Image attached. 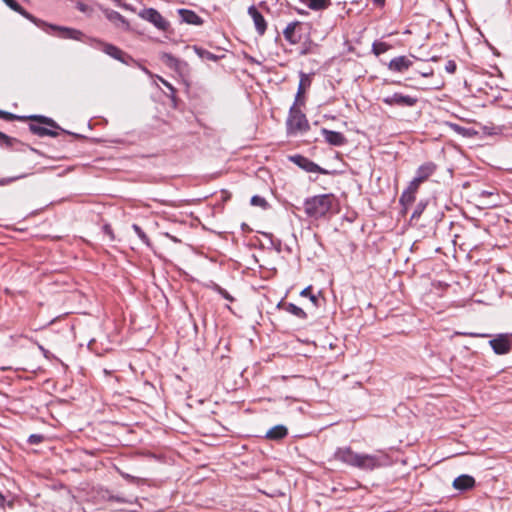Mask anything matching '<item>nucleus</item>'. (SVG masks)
Instances as JSON below:
<instances>
[{
    "mask_svg": "<svg viewBox=\"0 0 512 512\" xmlns=\"http://www.w3.org/2000/svg\"><path fill=\"white\" fill-rule=\"evenodd\" d=\"M214 290L217 291L223 298L227 299L228 301H230V302L234 301V298L225 289H223L219 285H215Z\"/></svg>",
    "mask_w": 512,
    "mask_h": 512,
    "instance_id": "nucleus-39",
    "label": "nucleus"
},
{
    "mask_svg": "<svg viewBox=\"0 0 512 512\" xmlns=\"http://www.w3.org/2000/svg\"><path fill=\"white\" fill-rule=\"evenodd\" d=\"M0 117L4 118L6 120H14V119H18V120H22V121L31 120V121L39 122L40 124H45L46 126L51 127L53 129H60L58 124L52 118H49V117H46L43 115L17 116L10 112L0 110Z\"/></svg>",
    "mask_w": 512,
    "mask_h": 512,
    "instance_id": "nucleus-6",
    "label": "nucleus"
},
{
    "mask_svg": "<svg viewBox=\"0 0 512 512\" xmlns=\"http://www.w3.org/2000/svg\"><path fill=\"white\" fill-rule=\"evenodd\" d=\"M475 486V479L467 474L458 476L453 481V487L459 491H467Z\"/></svg>",
    "mask_w": 512,
    "mask_h": 512,
    "instance_id": "nucleus-15",
    "label": "nucleus"
},
{
    "mask_svg": "<svg viewBox=\"0 0 512 512\" xmlns=\"http://www.w3.org/2000/svg\"><path fill=\"white\" fill-rule=\"evenodd\" d=\"M121 59H119L120 62L126 64V65H137L138 62L130 55H128L127 53H125L123 51L122 53V56L120 57Z\"/></svg>",
    "mask_w": 512,
    "mask_h": 512,
    "instance_id": "nucleus-35",
    "label": "nucleus"
},
{
    "mask_svg": "<svg viewBox=\"0 0 512 512\" xmlns=\"http://www.w3.org/2000/svg\"><path fill=\"white\" fill-rule=\"evenodd\" d=\"M132 229L134 230V232L137 234V236L140 238V240L143 243H145L146 245L150 244L148 236L145 234V232L141 229V227L139 225L133 224Z\"/></svg>",
    "mask_w": 512,
    "mask_h": 512,
    "instance_id": "nucleus-32",
    "label": "nucleus"
},
{
    "mask_svg": "<svg viewBox=\"0 0 512 512\" xmlns=\"http://www.w3.org/2000/svg\"><path fill=\"white\" fill-rule=\"evenodd\" d=\"M456 68H457V65H456L455 61H453V60L447 61L446 65H445V70L448 73L453 74L456 71Z\"/></svg>",
    "mask_w": 512,
    "mask_h": 512,
    "instance_id": "nucleus-41",
    "label": "nucleus"
},
{
    "mask_svg": "<svg viewBox=\"0 0 512 512\" xmlns=\"http://www.w3.org/2000/svg\"><path fill=\"white\" fill-rule=\"evenodd\" d=\"M15 139L7 136L6 134L0 131V145L2 146H12Z\"/></svg>",
    "mask_w": 512,
    "mask_h": 512,
    "instance_id": "nucleus-36",
    "label": "nucleus"
},
{
    "mask_svg": "<svg viewBox=\"0 0 512 512\" xmlns=\"http://www.w3.org/2000/svg\"><path fill=\"white\" fill-rule=\"evenodd\" d=\"M194 50H195L196 54L201 59L210 60V61H216L218 59V57L215 54H213V53H211V52H209V51H207V50H205L203 48L195 46Z\"/></svg>",
    "mask_w": 512,
    "mask_h": 512,
    "instance_id": "nucleus-29",
    "label": "nucleus"
},
{
    "mask_svg": "<svg viewBox=\"0 0 512 512\" xmlns=\"http://www.w3.org/2000/svg\"><path fill=\"white\" fill-rule=\"evenodd\" d=\"M415 200V194L407 191L406 189L403 191L399 202L406 210L409 205H411Z\"/></svg>",
    "mask_w": 512,
    "mask_h": 512,
    "instance_id": "nucleus-26",
    "label": "nucleus"
},
{
    "mask_svg": "<svg viewBox=\"0 0 512 512\" xmlns=\"http://www.w3.org/2000/svg\"><path fill=\"white\" fill-rule=\"evenodd\" d=\"M310 79L307 74L301 72L300 73V83L297 90L296 100L304 93L305 88L310 86Z\"/></svg>",
    "mask_w": 512,
    "mask_h": 512,
    "instance_id": "nucleus-25",
    "label": "nucleus"
},
{
    "mask_svg": "<svg viewBox=\"0 0 512 512\" xmlns=\"http://www.w3.org/2000/svg\"><path fill=\"white\" fill-rule=\"evenodd\" d=\"M382 101L389 106L413 107L418 102V99L410 95H404L402 93L395 92L392 95L383 97Z\"/></svg>",
    "mask_w": 512,
    "mask_h": 512,
    "instance_id": "nucleus-7",
    "label": "nucleus"
},
{
    "mask_svg": "<svg viewBox=\"0 0 512 512\" xmlns=\"http://www.w3.org/2000/svg\"><path fill=\"white\" fill-rule=\"evenodd\" d=\"M493 194H494L493 192L486 191V190L481 192V196H483V197H490V196H493Z\"/></svg>",
    "mask_w": 512,
    "mask_h": 512,
    "instance_id": "nucleus-45",
    "label": "nucleus"
},
{
    "mask_svg": "<svg viewBox=\"0 0 512 512\" xmlns=\"http://www.w3.org/2000/svg\"><path fill=\"white\" fill-rule=\"evenodd\" d=\"M412 66V61L406 56H398L388 63V69L394 72H404Z\"/></svg>",
    "mask_w": 512,
    "mask_h": 512,
    "instance_id": "nucleus-14",
    "label": "nucleus"
},
{
    "mask_svg": "<svg viewBox=\"0 0 512 512\" xmlns=\"http://www.w3.org/2000/svg\"><path fill=\"white\" fill-rule=\"evenodd\" d=\"M334 458L348 466L364 471H372L389 463V458L384 453L361 454L354 452L350 447L337 448Z\"/></svg>",
    "mask_w": 512,
    "mask_h": 512,
    "instance_id": "nucleus-1",
    "label": "nucleus"
},
{
    "mask_svg": "<svg viewBox=\"0 0 512 512\" xmlns=\"http://www.w3.org/2000/svg\"><path fill=\"white\" fill-rule=\"evenodd\" d=\"M3 2L15 12H18L27 19L33 20V17L16 0H3Z\"/></svg>",
    "mask_w": 512,
    "mask_h": 512,
    "instance_id": "nucleus-22",
    "label": "nucleus"
},
{
    "mask_svg": "<svg viewBox=\"0 0 512 512\" xmlns=\"http://www.w3.org/2000/svg\"><path fill=\"white\" fill-rule=\"evenodd\" d=\"M376 6H383L385 4V0H371Z\"/></svg>",
    "mask_w": 512,
    "mask_h": 512,
    "instance_id": "nucleus-46",
    "label": "nucleus"
},
{
    "mask_svg": "<svg viewBox=\"0 0 512 512\" xmlns=\"http://www.w3.org/2000/svg\"><path fill=\"white\" fill-rule=\"evenodd\" d=\"M29 129L33 134L40 136V137H44V136L57 137L58 136V133L56 131L42 127V126L34 124V123H31L29 125Z\"/></svg>",
    "mask_w": 512,
    "mask_h": 512,
    "instance_id": "nucleus-20",
    "label": "nucleus"
},
{
    "mask_svg": "<svg viewBox=\"0 0 512 512\" xmlns=\"http://www.w3.org/2000/svg\"><path fill=\"white\" fill-rule=\"evenodd\" d=\"M304 4H306L312 10H324L331 5L330 0H301Z\"/></svg>",
    "mask_w": 512,
    "mask_h": 512,
    "instance_id": "nucleus-21",
    "label": "nucleus"
},
{
    "mask_svg": "<svg viewBox=\"0 0 512 512\" xmlns=\"http://www.w3.org/2000/svg\"><path fill=\"white\" fill-rule=\"evenodd\" d=\"M23 177H25V175H21V176H17V177L11 178L9 181H14V180H17V179H21Z\"/></svg>",
    "mask_w": 512,
    "mask_h": 512,
    "instance_id": "nucleus-48",
    "label": "nucleus"
},
{
    "mask_svg": "<svg viewBox=\"0 0 512 512\" xmlns=\"http://www.w3.org/2000/svg\"><path fill=\"white\" fill-rule=\"evenodd\" d=\"M4 503H5V497L3 496V494L0 492V507H3L4 506Z\"/></svg>",
    "mask_w": 512,
    "mask_h": 512,
    "instance_id": "nucleus-47",
    "label": "nucleus"
},
{
    "mask_svg": "<svg viewBox=\"0 0 512 512\" xmlns=\"http://www.w3.org/2000/svg\"><path fill=\"white\" fill-rule=\"evenodd\" d=\"M160 59L168 68L174 70L182 79L188 76L190 69L187 62L166 52L160 55Z\"/></svg>",
    "mask_w": 512,
    "mask_h": 512,
    "instance_id": "nucleus-4",
    "label": "nucleus"
},
{
    "mask_svg": "<svg viewBox=\"0 0 512 512\" xmlns=\"http://www.w3.org/2000/svg\"><path fill=\"white\" fill-rule=\"evenodd\" d=\"M426 205H427V202L420 201L416 205V207H415V209H414V211H413V213L411 215V220L418 219L422 215L423 211L425 210Z\"/></svg>",
    "mask_w": 512,
    "mask_h": 512,
    "instance_id": "nucleus-31",
    "label": "nucleus"
},
{
    "mask_svg": "<svg viewBox=\"0 0 512 512\" xmlns=\"http://www.w3.org/2000/svg\"><path fill=\"white\" fill-rule=\"evenodd\" d=\"M5 182L4 181H1L0 184H4Z\"/></svg>",
    "mask_w": 512,
    "mask_h": 512,
    "instance_id": "nucleus-52",
    "label": "nucleus"
},
{
    "mask_svg": "<svg viewBox=\"0 0 512 512\" xmlns=\"http://www.w3.org/2000/svg\"><path fill=\"white\" fill-rule=\"evenodd\" d=\"M251 204L254 206L266 207L267 201L258 195H255L251 198Z\"/></svg>",
    "mask_w": 512,
    "mask_h": 512,
    "instance_id": "nucleus-38",
    "label": "nucleus"
},
{
    "mask_svg": "<svg viewBox=\"0 0 512 512\" xmlns=\"http://www.w3.org/2000/svg\"><path fill=\"white\" fill-rule=\"evenodd\" d=\"M79 10L85 11V6L83 4L78 5Z\"/></svg>",
    "mask_w": 512,
    "mask_h": 512,
    "instance_id": "nucleus-49",
    "label": "nucleus"
},
{
    "mask_svg": "<svg viewBox=\"0 0 512 512\" xmlns=\"http://www.w3.org/2000/svg\"><path fill=\"white\" fill-rule=\"evenodd\" d=\"M436 170V165L433 162H426L419 166L416 171L415 178L417 181H421L422 183L426 181Z\"/></svg>",
    "mask_w": 512,
    "mask_h": 512,
    "instance_id": "nucleus-17",
    "label": "nucleus"
},
{
    "mask_svg": "<svg viewBox=\"0 0 512 512\" xmlns=\"http://www.w3.org/2000/svg\"><path fill=\"white\" fill-rule=\"evenodd\" d=\"M421 183H422L421 181H417V179L414 177L410 181V183H409L408 187L406 188V190L416 194V192H417V190H418V188H419Z\"/></svg>",
    "mask_w": 512,
    "mask_h": 512,
    "instance_id": "nucleus-37",
    "label": "nucleus"
},
{
    "mask_svg": "<svg viewBox=\"0 0 512 512\" xmlns=\"http://www.w3.org/2000/svg\"><path fill=\"white\" fill-rule=\"evenodd\" d=\"M449 126L453 131L462 136H469V130L455 123H450Z\"/></svg>",
    "mask_w": 512,
    "mask_h": 512,
    "instance_id": "nucleus-33",
    "label": "nucleus"
},
{
    "mask_svg": "<svg viewBox=\"0 0 512 512\" xmlns=\"http://www.w3.org/2000/svg\"><path fill=\"white\" fill-rule=\"evenodd\" d=\"M43 439H44V436H43V435H40V434H32V435H30V436H29V438H28V442H29L30 444H35V445H36V444L41 443V442L43 441Z\"/></svg>",
    "mask_w": 512,
    "mask_h": 512,
    "instance_id": "nucleus-40",
    "label": "nucleus"
},
{
    "mask_svg": "<svg viewBox=\"0 0 512 512\" xmlns=\"http://www.w3.org/2000/svg\"><path fill=\"white\" fill-rule=\"evenodd\" d=\"M464 335L471 336V337H487V334H478V333H465Z\"/></svg>",
    "mask_w": 512,
    "mask_h": 512,
    "instance_id": "nucleus-43",
    "label": "nucleus"
},
{
    "mask_svg": "<svg viewBox=\"0 0 512 512\" xmlns=\"http://www.w3.org/2000/svg\"><path fill=\"white\" fill-rule=\"evenodd\" d=\"M137 66L144 72L146 73L147 75L151 76V72L144 66H142L140 63L137 64Z\"/></svg>",
    "mask_w": 512,
    "mask_h": 512,
    "instance_id": "nucleus-44",
    "label": "nucleus"
},
{
    "mask_svg": "<svg viewBox=\"0 0 512 512\" xmlns=\"http://www.w3.org/2000/svg\"><path fill=\"white\" fill-rule=\"evenodd\" d=\"M489 345L497 355L508 354L512 348V342L507 335L500 334L489 341Z\"/></svg>",
    "mask_w": 512,
    "mask_h": 512,
    "instance_id": "nucleus-11",
    "label": "nucleus"
},
{
    "mask_svg": "<svg viewBox=\"0 0 512 512\" xmlns=\"http://www.w3.org/2000/svg\"><path fill=\"white\" fill-rule=\"evenodd\" d=\"M301 296H304V297H309L310 301L312 303H314L315 305H317V302H318V298L316 295L312 294L311 293V286H308L306 288H304L301 293H300Z\"/></svg>",
    "mask_w": 512,
    "mask_h": 512,
    "instance_id": "nucleus-34",
    "label": "nucleus"
},
{
    "mask_svg": "<svg viewBox=\"0 0 512 512\" xmlns=\"http://www.w3.org/2000/svg\"><path fill=\"white\" fill-rule=\"evenodd\" d=\"M300 22L289 23L283 31L284 38L291 44H297L301 40V35L296 32Z\"/></svg>",
    "mask_w": 512,
    "mask_h": 512,
    "instance_id": "nucleus-16",
    "label": "nucleus"
},
{
    "mask_svg": "<svg viewBox=\"0 0 512 512\" xmlns=\"http://www.w3.org/2000/svg\"><path fill=\"white\" fill-rule=\"evenodd\" d=\"M139 16L153 24L160 31L166 32L170 27V23L154 8L143 9Z\"/></svg>",
    "mask_w": 512,
    "mask_h": 512,
    "instance_id": "nucleus-5",
    "label": "nucleus"
},
{
    "mask_svg": "<svg viewBox=\"0 0 512 512\" xmlns=\"http://www.w3.org/2000/svg\"><path fill=\"white\" fill-rule=\"evenodd\" d=\"M47 27L59 38L84 41L85 35L80 30L54 24H48Z\"/></svg>",
    "mask_w": 512,
    "mask_h": 512,
    "instance_id": "nucleus-9",
    "label": "nucleus"
},
{
    "mask_svg": "<svg viewBox=\"0 0 512 512\" xmlns=\"http://www.w3.org/2000/svg\"><path fill=\"white\" fill-rule=\"evenodd\" d=\"M88 43L94 48L101 49L105 54L109 55L113 59L118 61L121 59L120 57L122 56L123 51L113 44L103 42L96 38H90Z\"/></svg>",
    "mask_w": 512,
    "mask_h": 512,
    "instance_id": "nucleus-10",
    "label": "nucleus"
},
{
    "mask_svg": "<svg viewBox=\"0 0 512 512\" xmlns=\"http://www.w3.org/2000/svg\"><path fill=\"white\" fill-rule=\"evenodd\" d=\"M287 433L288 430L284 425H276L266 432V438L270 440H281Z\"/></svg>",
    "mask_w": 512,
    "mask_h": 512,
    "instance_id": "nucleus-19",
    "label": "nucleus"
},
{
    "mask_svg": "<svg viewBox=\"0 0 512 512\" xmlns=\"http://www.w3.org/2000/svg\"><path fill=\"white\" fill-rule=\"evenodd\" d=\"M321 133L325 141L332 146L341 147L347 143L346 137L341 132L323 128Z\"/></svg>",
    "mask_w": 512,
    "mask_h": 512,
    "instance_id": "nucleus-12",
    "label": "nucleus"
},
{
    "mask_svg": "<svg viewBox=\"0 0 512 512\" xmlns=\"http://www.w3.org/2000/svg\"><path fill=\"white\" fill-rule=\"evenodd\" d=\"M390 45L386 42H381V41H375L373 44H372V52L376 55V56H379L385 52H387L389 49H390Z\"/></svg>",
    "mask_w": 512,
    "mask_h": 512,
    "instance_id": "nucleus-27",
    "label": "nucleus"
},
{
    "mask_svg": "<svg viewBox=\"0 0 512 512\" xmlns=\"http://www.w3.org/2000/svg\"><path fill=\"white\" fill-rule=\"evenodd\" d=\"M178 14L184 23L192 25H201L203 23V20L192 10L179 9Z\"/></svg>",
    "mask_w": 512,
    "mask_h": 512,
    "instance_id": "nucleus-18",
    "label": "nucleus"
},
{
    "mask_svg": "<svg viewBox=\"0 0 512 512\" xmlns=\"http://www.w3.org/2000/svg\"><path fill=\"white\" fill-rule=\"evenodd\" d=\"M288 159L306 172L328 174V171L326 169L320 167L319 165H317L316 163L302 155H291L288 157Z\"/></svg>",
    "mask_w": 512,
    "mask_h": 512,
    "instance_id": "nucleus-8",
    "label": "nucleus"
},
{
    "mask_svg": "<svg viewBox=\"0 0 512 512\" xmlns=\"http://www.w3.org/2000/svg\"><path fill=\"white\" fill-rule=\"evenodd\" d=\"M285 310L288 313H290V314H292V315H294V316H296V317H298L300 319H306L307 318L306 312L302 308L298 307L297 305H295L293 303H287L285 305Z\"/></svg>",
    "mask_w": 512,
    "mask_h": 512,
    "instance_id": "nucleus-24",
    "label": "nucleus"
},
{
    "mask_svg": "<svg viewBox=\"0 0 512 512\" xmlns=\"http://www.w3.org/2000/svg\"><path fill=\"white\" fill-rule=\"evenodd\" d=\"M107 18L115 23V24H121L122 26L128 27V21L117 11H108L106 14Z\"/></svg>",
    "mask_w": 512,
    "mask_h": 512,
    "instance_id": "nucleus-23",
    "label": "nucleus"
},
{
    "mask_svg": "<svg viewBox=\"0 0 512 512\" xmlns=\"http://www.w3.org/2000/svg\"><path fill=\"white\" fill-rule=\"evenodd\" d=\"M286 124L288 134H297L298 132H305L309 129L306 116L294 106L290 108Z\"/></svg>",
    "mask_w": 512,
    "mask_h": 512,
    "instance_id": "nucleus-3",
    "label": "nucleus"
},
{
    "mask_svg": "<svg viewBox=\"0 0 512 512\" xmlns=\"http://www.w3.org/2000/svg\"><path fill=\"white\" fill-rule=\"evenodd\" d=\"M107 501L119 502V503H127V504H136L137 498H125L112 493H108L106 497Z\"/></svg>",
    "mask_w": 512,
    "mask_h": 512,
    "instance_id": "nucleus-28",
    "label": "nucleus"
},
{
    "mask_svg": "<svg viewBox=\"0 0 512 512\" xmlns=\"http://www.w3.org/2000/svg\"><path fill=\"white\" fill-rule=\"evenodd\" d=\"M158 80L165 86V89H168L170 91V94L168 95V97L172 100V101H176V89L175 87L169 83L167 80H165L164 78L158 76L157 77Z\"/></svg>",
    "mask_w": 512,
    "mask_h": 512,
    "instance_id": "nucleus-30",
    "label": "nucleus"
},
{
    "mask_svg": "<svg viewBox=\"0 0 512 512\" xmlns=\"http://www.w3.org/2000/svg\"><path fill=\"white\" fill-rule=\"evenodd\" d=\"M432 61H436L437 60V57H432L431 58Z\"/></svg>",
    "mask_w": 512,
    "mask_h": 512,
    "instance_id": "nucleus-51",
    "label": "nucleus"
},
{
    "mask_svg": "<svg viewBox=\"0 0 512 512\" xmlns=\"http://www.w3.org/2000/svg\"><path fill=\"white\" fill-rule=\"evenodd\" d=\"M334 202L335 196L333 194L316 195L305 199L304 210L308 217L317 220L327 215Z\"/></svg>",
    "mask_w": 512,
    "mask_h": 512,
    "instance_id": "nucleus-2",
    "label": "nucleus"
},
{
    "mask_svg": "<svg viewBox=\"0 0 512 512\" xmlns=\"http://www.w3.org/2000/svg\"><path fill=\"white\" fill-rule=\"evenodd\" d=\"M248 14L253 19L257 33L261 36L264 35L267 29V23L263 15L258 11V9L254 5L248 8Z\"/></svg>",
    "mask_w": 512,
    "mask_h": 512,
    "instance_id": "nucleus-13",
    "label": "nucleus"
},
{
    "mask_svg": "<svg viewBox=\"0 0 512 512\" xmlns=\"http://www.w3.org/2000/svg\"><path fill=\"white\" fill-rule=\"evenodd\" d=\"M117 471H118V473H119V474H120L124 479H126V480H128V481H130V482H134V481H136V480H137V478H136V477H134V476H132V475H130V474H128V473H125V472L121 471L120 469H117Z\"/></svg>",
    "mask_w": 512,
    "mask_h": 512,
    "instance_id": "nucleus-42",
    "label": "nucleus"
},
{
    "mask_svg": "<svg viewBox=\"0 0 512 512\" xmlns=\"http://www.w3.org/2000/svg\"><path fill=\"white\" fill-rule=\"evenodd\" d=\"M431 74H432V72H429V73H423L422 75H423V76H425V77H427V76H429V75H431Z\"/></svg>",
    "mask_w": 512,
    "mask_h": 512,
    "instance_id": "nucleus-50",
    "label": "nucleus"
}]
</instances>
